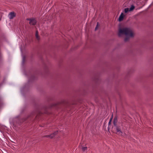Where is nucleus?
Returning <instances> with one entry per match:
<instances>
[{"label":"nucleus","mask_w":153,"mask_h":153,"mask_svg":"<svg viewBox=\"0 0 153 153\" xmlns=\"http://www.w3.org/2000/svg\"><path fill=\"white\" fill-rule=\"evenodd\" d=\"M111 122V120H110L109 121V122L108 123L109 125L110 124Z\"/></svg>","instance_id":"12"},{"label":"nucleus","mask_w":153,"mask_h":153,"mask_svg":"<svg viewBox=\"0 0 153 153\" xmlns=\"http://www.w3.org/2000/svg\"><path fill=\"white\" fill-rule=\"evenodd\" d=\"M24 62V58H23V63Z\"/></svg>","instance_id":"13"},{"label":"nucleus","mask_w":153,"mask_h":153,"mask_svg":"<svg viewBox=\"0 0 153 153\" xmlns=\"http://www.w3.org/2000/svg\"><path fill=\"white\" fill-rule=\"evenodd\" d=\"M82 149L83 151L85 152L87 150V147H82Z\"/></svg>","instance_id":"9"},{"label":"nucleus","mask_w":153,"mask_h":153,"mask_svg":"<svg viewBox=\"0 0 153 153\" xmlns=\"http://www.w3.org/2000/svg\"><path fill=\"white\" fill-rule=\"evenodd\" d=\"M38 31H36V38L38 40H39V36H38Z\"/></svg>","instance_id":"7"},{"label":"nucleus","mask_w":153,"mask_h":153,"mask_svg":"<svg viewBox=\"0 0 153 153\" xmlns=\"http://www.w3.org/2000/svg\"><path fill=\"white\" fill-rule=\"evenodd\" d=\"M117 120H114L113 122V124L115 129L117 131V132L119 133H122L120 126L117 124Z\"/></svg>","instance_id":"2"},{"label":"nucleus","mask_w":153,"mask_h":153,"mask_svg":"<svg viewBox=\"0 0 153 153\" xmlns=\"http://www.w3.org/2000/svg\"><path fill=\"white\" fill-rule=\"evenodd\" d=\"M57 131H56V132H54L52 134H50L49 135L45 136V137H49L51 138H53L54 136L57 134Z\"/></svg>","instance_id":"5"},{"label":"nucleus","mask_w":153,"mask_h":153,"mask_svg":"<svg viewBox=\"0 0 153 153\" xmlns=\"http://www.w3.org/2000/svg\"><path fill=\"white\" fill-rule=\"evenodd\" d=\"M26 19L29 21V23L31 25H34L36 24L37 21L34 18L27 19Z\"/></svg>","instance_id":"3"},{"label":"nucleus","mask_w":153,"mask_h":153,"mask_svg":"<svg viewBox=\"0 0 153 153\" xmlns=\"http://www.w3.org/2000/svg\"><path fill=\"white\" fill-rule=\"evenodd\" d=\"M124 14L123 13H121V14L119 18V21H121L123 20L124 17Z\"/></svg>","instance_id":"6"},{"label":"nucleus","mask_w":153,"mask_h":153,"mask_svg":"<svg viewBox=\"0 0 153 153\" xmlns=\"http://www.w3.org/2000/svg\"><path fill=\"white\" fill-rule=\"evenodd\" d=\"M122 35H125L126 36L124 39L125 42L129 40L130 37H132L134 36V34L131 29L130 28L127 27L119 29L118 35L119 36H120Z\"/></svg>","instance_id":"1"},{"label":"nucleus","mask_w":153,"mask_h":153,"mask_svg":"<svg viewBox=\"0 0 153 153\" xmlns=\"http://www.w3.org/2000/svg\"><path fill=\"white\" fill-rule=\"evenodd\" d=\"M129 11V9L128 8H126L124 9V11H125V13H127Z\"/></svg>","instance_id":"10"},{"label":"nucleus","mask_w":153,"mask_h":153,"mask_svg":"<svg viewBox=\"0 0 153 153\" xmlns=\"http://www.w3.org/2000/svg\"><path fill=\"white\" fill-rule=\"evenodd\" d=\"M8 17L10 19H13L16 16V13L13 12H10L8 15Z\"/></svg>","instance_id":"4"},{"label":"nucleus","mask_w":153,"mask_h":153,"mask_svg":"<svg viewBox=\"0 0 153 153\" xmlns=\"http://www.w3.org/2000/svg\"><path fill=\"white\" fill-rule=\"evenodd\" d=\"M134 6L133 5H132L129 9V11H131L133 10L134 8Z\"/></svg>","instance_id":"8"},{"label":"nucleus","mask_w":153,"mask_h":153,"mask_svg":"<svg viewBox=\"0 0 153 153\" xmlns=\"http://www.w3.org/2000/svg\"><path fill=\"white\" fill-rule=\"evenodd\" d=\"M99 25V22H97V25L96 26L95 28V30H97L98 29V27Z\"/></svg>","instance_id":"11"}]
</instances>
